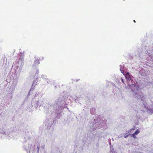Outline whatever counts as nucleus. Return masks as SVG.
I'll use <instances>...</instances> for the list:
<instances>
[{"mask_svg": "<svg viewBox=\"0 0 153 153\" xmlns=\"http://www.w3.org/2000/svg\"><path fill=\"white\" fill-rule=\"evenodd\" d=\"M107 135H108V134H105L104 136H105V137H106Z\"/></svg>", "mask_w": 153, "mask_h": 153, "instance_id": "nucleus-15", "label": "nucleus"}, {"mask_svg": "<svg viewBox=\"0 0 153 153\" xmlns=\"http://www.w3.org/2000/svg\"><path fill=\"white\" fill-rule=\"evenodd\" d=\"M123 137V135L122 136V135H120L118 137V138H120V137Z\"/></svg>", "mask_w": 153, "mask_h": 153, "instance_id": "nucleus-13", "label": "nucleus"}, {"mask_svg": "<svg viewBox=\"0 0 153 153\" xmlns=\"http://www.w3.org/2000/svg\"><path fill=\"white\" fill-rule=\"evenodd\" d=\"M94 122L91 123L90 126V131L91 133V136H88L87 138H84L82 141V143L84 144L87 142L88 143H90L91 137V135H93L92 132L95 130L96 128L100 129L102 127H103L105 124L106 120L104 118H101L100 116H98L97 119H94Z\"/></svg>", "mask_w": 153, "mask_h": 153, "instance_id": "nucleus-2", "label": "nucleus"}, {"mask_svg": "<svg viewBox=\"0 0 153 153\" xmlns=\"http://www.w3.org/2000/svg\"><path fill=\"white\" fill-rule=\"evenodd\" d=\"M95 111L96 109L95 108H91L90 109V113L92 114H94Z\"/></svg>", "mask_w": 153, "mask_h": 153, "instance_id": "nucleus-4", "label": "nucleus"}, {"mask_svg": "<svg viewBox=\"0 0 153 153\" xmlns=\"http://www.w3.org/2000/svg\"><path fill=\"white\" fill-rule=\"evenodd\" d=\"M140 132V131L138 129H137L135 132L134 133V134H136V135H137Z\"/></svg>", "mask_w": 153, "mask_h": 153, "instance_id": "nucleus-6", "label": "nucleus"}, {"mask_svg": "<svg viewBox=\"0 0 153 153\" xmlns=\"http://www.w3.org/2000/svg\"><path fill=\"white\" fill-rule=\"evenodd\" d=\"M132 129H134V130H135L137 129V128L136 126H134L133 128H132Z\"/></svg>", "mask_w": 153, "mask_h": 153, "instance_id": "nucleus-11", "label": "nucleus"}, {"mask_svg": "<svg viewBox=\"0 0 153 153\" xmlns=\"http://www.w3.org/2000/svg\"><path fill=\"white\" fill-rule=\"evenodd\" d=\"M103 138H105V136H103Z\"/></svg>", "mask_w": 153, "mask_h": 153, "instance_id": "nucleus-19", "label": "nucleus"}, {"mask_svg": "<svg viewBox=\"0 0 153 153\" xmlns=\"http://www.w3.org/2000/svg\"><path fill=\"white\" fill-rule=\"evenodd\" d=\"M78 80H77H77H76V82H77V81Z\"/></svg>", "mask_w": 153, "mask_h": 153, "instance_id": "nucleus-18", "label": "nucleus"}, {"mask_svg": "<svg viewBox=\"0 0 153 153\" xmlns=\"http://www.w3.org/2000/svg\"><path fill=\"white\" fill-rule=\"evenodd\" d=\"M108 141H109V144L110 145H111V140H110H110H108Z\"/></svg>", "mask_w": 153, "mask_h": 153, "instance_id": "nucleus-12", "label": "nucleus"}, {"mask_svg": "<svg viewBox=\"0 0 153 153\" xmlns=\"http://www.w3.org/2000/svg\"><path fill=\"white\" fill-rule=\"evenodd\" d=\"M152 107H153V105H152Z\"/></svg>", "mask_w": 153, "mask_h": 153, "instance_id": "nucleus-20", "label": "nucleus"}, {"mask_svg": "<svg viewBox=\"0 0 153 153\" xmlns=\"http://www.w3.org/2000/svg\"><path fill=\"white\" fill-rule=\"evenodd\" d=\"M135 98L137 99L139 102L136 106L137 108H135V110L136 111L138 112L139 111H141L142 112H144L146 111L150 114H153V108L151 109L147 107V103L144 100V97L143 93V96L140 98Z\"/></svg>", "mask_w": 153, "mask_h": 153, "instance_id": "nucleus-3", "label": "nucleus"}, {"mask_svg": "<svg viewBox=\"0 0 153 153\" xmlns=\"http://www.w3.org/2000/svg\"><path fill=\"white\" fill-rule=\"evenodd\" d=\"M70 97L71 98H68V101H69V102H72V101H73V99L71 98V96Z\"/></svg>", "mask_w": 153, "mask_h": 153, "instance_id": "nucleus-9", "label": "nucleus"}, {"mask_svg": "<svg viewBox=\"0 0 153 153\" xmlns=\"http://www.w3.org/2000/svg\"><path fill=\"white\" fill-rule=\"evenodd\" d=\"M121 81L122 82L124 85H126L124 82V79H123L122 77H121Z\"/></svg>", "mask_w": 153, "mask_h": 153, "instance_id": "nucleus-8", "label": "nucleus"}, {"mask_svg": "<svg viewBox=\"0 0 153 153\" xmlns=\"http://www.w3.org/2000/svg\"><path fill=\"white\" fill-rule=\"evenodd\" d=\"M120 70L126 79L129 88L132 92L134 98H140L143 96V93L140 90L142 88H140L137 82L133 81L134 77L129 72H125V67L122 65H120Z\"/></svg>", "mask_w": 153, "mask_h": 153, "instance_id": "nucleus-1", "label": "nucleus"}, {"mask_svg": "<svg viewBox=\"0 0 153 153\" xmlns=\"http://www.w3.org/2000/svg\"><path fill=\"white\" fill-rule=\"evenodd\" d=\"M96 145L97 146H99V143L98 142H97L96 144Z\"/></svg>", "mask_w": 153, "mask_h": 153, "instance_id": "nucleus-14", "label": "nucleus"}, {"mask_svg": "<svg viewBox=\"0 0 153 153\" xmlns=\"http://www.w3.org/2000/svg\"><path fill=\"white\" fill-rule=\"evenodd\" d=\"M131 134H128V133H123V137L125 138H127V137H128L129 135Z\"/></svg>", "mask_w": 153, "mask_h": 153, "instance_id": "nucleus-5", "label": "nucleus"}, {"mask_svg": "<svg viewBox=\"0 0 153 153\" xmlns=\"http://www.w3.org/2000/svg\"><path fill=\"white\" fill-rule=\"evenodd\" d=\"M67 109H68V111H69L70 112V110H69V109H68V108H67Z\"/></svg>", "mask_w": 153, "mask_h": 153, "instance_id": "nucleus-16", "label": "nucleus"}, {"mask_svg": "<svg viewBox=\"0 0 153 153\" xmlns=\"http://www.w3.org/2000/svg\"><path fill=\"white\" fill-rule=\"evenodd\" d=\"M134 130V129H132V128H131V129H130L128 131V133H132L133 132Z\"/></svg>", "mask_w": 153, "mask_h": 153, "instance_id": "nucleus-7", "label": "nucleus"}, {"mask_svg": "<svg viewBox=\"0 0 153 153\" xmlns=\"http://www.w3.org/2000/svg\"><path fill=\"white\" fill-rule=\"evenodd\" d=\"M136 134H134V133H133L131 135V137H133L134 139H135L136 138Z\"/></svg>", "mask_w": 153, "mask_h": 153, "instance_id": "nucleus-10", "label": "nucleus"}, {"mask_svg": "<svg viewBox=\"0 0 153 153\" xmlns=\"http://www.w3.org/2000/svg\"><path fill=\"white\" fill-rule=\"evenodd\" d=\"M133 21H134V22H135V20H134Z\"/></svg>", "mask_w": 153, "mask_h": 153, "instance_id": "nucleus-17", "label": "nucleus"}]
</instances>
